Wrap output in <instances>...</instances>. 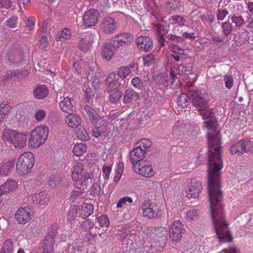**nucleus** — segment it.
<instances>
[{"instance_id": "f257e3e1", "label": "nucleus", "mask_w": 253, "mask_h": 253, "mask_svg": "<svg viewBox=\"0 0 253 253\" xmlns=\"http://www.w3.org/2000/svg\"><path fill=\"white\" fill-rule=\"evenodd\" d=\"M208 132L209 149L208 187L211 211H223L220 198V171L223 168L220 154V139L215 124L216 118L213 112H201Z\"/></svg>"}, {"instance_id": "f03ea898", "label": "nucleus", "mask_w": 253, "mask_h": 253, "mask_svg": "<svg viewBox=\"0 0 253 253\" xmlns=\"http://www.w3.org/2000/svg\"><path fill=\"white\" fill-rule=\"evenodd\" d=\"M34 164L35 158L31 152L22 153L17 160V173L20 175L29 173Z\"/></svg>"}, {"instance_id": "7ed1b4c3", "label": "nucleus", "mask_w": 253, "mask_h": 253, "mask_svg": "<svg viewBox=\"0 0 253 253\" xmlns=\"http://www.w3.org/2000/svg\"><path fill=\"white\" fill-rule=\"evenodd\" d=\"M48 128L46 126L36 127L30 133L29 143L34 148L43 144L47 138Z\"/></svg>"}, {"instance_id": "20e7f679", "label": "nucleus", "mask_w": 253, "mask_h": 253, "mask_svg": "<svg viewBox=\"0 0 253 253\" xmlns=\"http://www.w3.org/2000/svg\"><path fill=\"white\" fill-rule=\"evenodd\" d=\"M132 168L136 173L145 177H151L155 174L151 164L148 161L139 162V163L134 164Z\"/></svg>"}, {"instance_id": "39448f33", "label": "nucleus", "mask_w": 253, "mask_h": 253, "mask_svg": "<svg viewBox=\"0 0 253 253\" xmlns=\"http://www.w3.org/2000/svg\"><path fill=\"white\" fill-rule=\"evenodd\" d=\"M133 40V36L128 33H123L113 38L111 40V45L114 48L120 46H127L130 45Z\"/></svg>"}, {"instance_id": "423d86ee", "label": "nucleus", "mask_w": 253, "mask_h": 253, "mask_svg": "<svg viewBox=\"0 0 253 253\" xmlns=\"http://www.w3.org/2000/svg\"><path fill=\"white\" fill-rule=\"evenodd\" d=\"M184 231L183 225L180 221L177 220L172 223L169 228V236L172 242H177L179 241Z\"/></svg>"}, {"instance_id": "0eeeda50", "label": "nucleus", "mask_w": 253, "mask_h": 253, "mask_svg": "<svg viewBox=\"0 0 253 253\" xmlns=\"http://www.w3.org/2000/svg\"><path fill=\"white\" fill-rule=\"evenodd\" d=\"M141 209L144 216L153 218L159 216V208L154 204L149 201H144L142 204Z\"/></svg>"}, {"instance_id": "6e6552de", "label": "nucleus", "mask_w": 253, "mask_h": 253, "mask_svg": "<svg viewBox=\"0 0 253 253\" xmlns=\"http://www.w3.org/2000/svg\"><path fill=\"white\" fill-rule=\"evenodd\" d=\"M193 102L196 106L205 108L207 106V94L202 90L196 89L191 91Z\"/></svg>"}, {"instance_id": "1a4fd4ad", "label": "nucleus", "mask_w": 253, "mask_h": 253, "mask_svg": "<svg viewBox=\"0 0 253 253\" xmlns=\"http://www.w3.org/2000/svg\"><path fill=\"white\" fill-rule=\"evenodd\" d=\"M34 211L28 207L21 208L17 211V222L20 224H25L30 220Z\"/></svg>"}, {"instance_id": "9d476101", "label": "nucleus", "mask_w": 253, "mask_h": 253, "mask_svg": "<svg viewBox=\"0 0 253 253\" xmlns=\"http://www.w3.org/2000/svg\"><path fill=\"white\" fill-rule=\"evenodd\" d=\"M99 16V12L95 9H90L86 12L83 17L84 24L86 27H91L96 24Z\"/></svg>"}, {"instance_id": "9b49d317", "label": "nucleus", "mask_w": 253, "mask_h": 253, "mask_svg": "<svg viewBox=\"0 0 253 253\" xmlns=\"http://www.w3.org/2000/svg\"><path fill=\"white\" fill-rule=\"evenodd\" d=\"M117 25L115 20L110 17L104 18L101 24V29L106 34H112L115 31Z\"/></svg>"}, {"instance_id": "f8f14e48", "label": "nucleus", "mask_w": 253, "mask_h": 253, "mask_svg": "<svg viewBox=\"0 0 253 253\" xmlns=\"http://www.w3.org/2000/svg\"><path fill=\"white\" fill-rule=\"evenodd\" d=\"M105 116L102 114H100L97 112H89V119L91 123L95 126L99 127H105L107 126V122L105 119Z\"/></svg>"}, {"instance_id": "ddd939ff", "label": "nucleus", "mask_w": 253, "mask_h": 253, "mask_svg": "<svg viewBox=\"0 0 253 253\" xmlns=\"http://www.w3.org/2000/svg\"><path fill=\"white\" fill-rule=\"evenodd\" d=\"M138 48L141 51H149L153 47L150 38L147 36H139L136 40Z\"/></svg>"}, {"instance_id": "4468645a", "label": "nucleus", "mask_w": 253, "mask_h": 253, "mask_svg": "<svg viewBox=\"0 0 253 253\" xmlns=\"http://www.w3.org/2000/svg\"><path fill=\"white\" fill-rule=\"evenodd\" d=\"M202 189L201 182L196 179L191 180L187 193V197L189 198H197Z\"/></svg>"}, {"instance_id": "2eb2a0df", "label": "nucleus", "mask_w": 253, "mask_h": 253, "mask_svg": "<svg viewBox=\"0 0 253 253\" xmlns=\"http://www.w3.org/2000/svg\"><path fill=\"white\" fill-rule=\"evenodd\" d=\"M145 150H142L138 148L137 146L134 148L129 153V159L131 163L134 166L136 163H139V162L143 161V159L144 158Z\"/></svg>"}, {"instance_id": "dca6fc26", "label": "nucleus", "mask_w": 253, "mask_h": 253, "mask_svg": "<svg viewBox=\"0 0 253 253\" xmlns=\"http://www.w3.org/2000/svg\"><path fill=\"white\" fill-rule=\"evenodd\" d=\"M33 203L37 205H46L49 201V196L45 191H41L34 194L32 198Z\"/></svg>"}, {"instance_id": "f3484780", "label": "nucleus", "mask_w": 253, "mask_h": 253, "mask_svg": "<svg viewBox=\"0 0 253 253\" xmlns=\"http://www.w3.org/2000/svg\"><path fill=\"white\" fill-rule=\"evenodd\" d=\"M107 83L108 84L107 87V91L110 92L115 90H119L118 87L120 85V83L119 80L116 79V74L112 73L110 74L106 80Z\"/></svg>"}, {"instance_id": "a211bd4d", "label": "nucleus", "mask_w": 253, "mask_h": 253, "mask_svg": "<svg viewBox=\"0 0 253 253\" xmlns=\"http://www.w3.org/2000/svg\"><path fill=\"white\" fill-rule=\"evenodd\" d=\"M185 19L179 15H174L169 17L168 19L164 21V23L166 25L169 26L170 25H173V31L175 30V27L182 26L184 25Z\"/></svg>"}, {"instance_id": "6ab92c4d", "label": "nucleus", "mask_w": 253, "mask_h": 253, "mask_svg": "<svg viewBox=\"0 0 253 253\" xmlns=\"http://www.w3.org/2000/svg\"><path fill=\"white\" fill-rule=\"evenodd\" d=\"M66 122L71 128H76L81 125V119L79 116L74 113L68 115L65 118Z\"/></svg>"}, {"instance_id": "aec40b11", "label": "nucleus", "mask_w": 253, "mask_h": 253, "mask_svg": "<svg viewBox=\"0 0 253 253\" xmlns=\"http://www.w3.org/2000/svg\"><path fill=\"white\" fill-rule=\"evenodd\" d=\"M2 139L16 147V131L9 129H4L3 131Z\"/></svg>"}, {"instance_id": "412c9836", "label": "nucleus", "mask_w": 253, "mask_h": 253, "mask_svg": "<svg viewBox=\"0 0 253 253\" xmlns=\"http://www.w3.org/2000/svg\"><path fill=\"white\" fill-rule=\"evenodd\" d=\"M139 99V93L136 91L131 88H128L126 90L124 96V102L125 103H129L131 100L137 102Z\"/></svg>"}, {"instance_id": "4be33fe9", "label": "nucleus", "mask_w": 253, "mask_h": 253, "mask_svg": "<svg viewBox=\"0 0 253 253\" xmlns=\"http://www.w3.org/2000/svg\"><path fill=\"white\" fill-rule=\"evenodd\" d=\"M93 211V205L90 204L84 203L80 209L79 216L85 218L91 214Z\"/></svg>"}, {"instance_id": "5701e85b", "label": "nucleus", "mask_w": 253, "mask_h": 253, "mask_svg": "<svg viewBox=\"0 0 253 253\" xmlns=\"http://www.w3.org/2000/svg\"><path fill=\"white\" fill-rule=\"evenodd\" d=\"M48 93L47 87L45 85L37 86L33 91L34 96L37 99H42Z\"/></svg>"}, {"instance_id": "b1692460", "label": "nucleus", "mask_w": 253, "mask_h": 253, "mask_svg": "<svg viewBox=\"0 0 253 253\" xmlns=\"http://www.w3.org/2000/svg\"><path fill=\"white\" fill-rule=\"evenodd\" d=\"M54 238L50 235H47L42 246L43 253H49L53 249Z\"/></svg>"}, {"instance_id": "393cba45", "label": "nucleus", "mask_w": 253, "mask_h": 253, "mask_svg": "<svg viewBox=\"0 0 253 253\" xmlns=\"http://www.w3.org/2000/svg\"><path fill=\"white\" fill-rule=\"evenodd\" d=\"M49 185L52 188L60 186L62 187L67 183L65 178H62L60 176H53L49 178Z\"/></svg>"}, {"instance_id": "a878e982", "label": "nucleus", "mask_w": 253, "mask_h": 253, "mask_svg": "<svg viewBox=\"0 0 253 253\" xmlns=\"http://www.w3.org/2000/svg\"><path fill=\"white\" fill-rule=\"evenodd\" d=\"M14 167V162H7L0 164V176H7L9 172L13 169Z\"/></svg>"}, {"instance_id": "bb28decb", "label": "nucleus", "mask_w": 253, "mask_h": 253, "mask_svg": "<svg viewBox=\"0 0 253 253\" xmlns=\"http://www.w3.org/2000/svg\"><path fill=\"white\" fill-rule=\"evenodd\" d=\"M111 46H112V45H111V42L110 41L109 43L103 46L101 51L102 57L107 61L110 60L114 55V51L111 49Z\"/></svg>"}, {"instance_id": "cd10ccee", "label": "nucleus", "mask_w": 253, "mask_h": 253, "mask_svg": "<svg viewBox=\"0 0 253 253\" xmlns=\"http://www.w3.org/2000/svg\"><path fill=\"white\" fill-rule=\"evenodd\" d=\"M84 170V165L82 163L77 162L74 166L73 168V172L72 174V179L74 181H78L80 175L82 173Z\"/></svg>"}, {"instance_id": "c85d7f7f", "label": "nucleus", "mask_w": 253, "mask_h": 253, "mask_svg": "<svg viewBox=\"0 0 253 253\" xmlns=\"http://www.w3.org/2000/svg\"><path fill=\"white\" fill-rule=\"evenodd\" d=\"M189 73L190 74H191L190 71L187 70L186 67L184 66H179L177 69L172 68L170 70V72L172 80H174V78L176 77V75H188Z\"/></svg>"}, {"instance_id": "c756f323", "label": "nucleus", "mask_w": 253, "mask_h": 253, "mask_svg": "<svg viewBox=\"0 0 253 253\" xmlns=\"http://www.w3.org/2000/svg\"><path fill=\"white\" fill-rule=\"evenodd\" d=\"M71 37V32L68 28H63L59 31L56 35L55 39L57 41H59L61 39L64 40H69Z\"/></svg>"}, {"instance_id": "7c9ffc66", "label": "nucleus", "mask_w": 253, "mask_h": 253, "mask_svg": "<svg viewBox=\"0 0 253 253\" xmlns=\"http://www.w3.org/2000/svg\"><path fill=\"white\" fill-rule=\"evenodd\" d=\"M136 146L140 149L145 150L146 153L152 146V142L149 139H142L136 143Z\"/></svg>"}, {"instance_id": "2f4dec72", "label": "nucleus", "mask_w": 253, "mask_h": 253, "mask_svg": "<svg viewBox=\"0 0 253 253\" xmlns=\"http://www.w3.org/2000/svg\"><path fill=\"white\" fill-rule=\"evenodd\" d=\"M247 7L249 10L250 13L246 21V22L248 23L246 27L250 28H253V2H248L247 3Z\"/></svg>"}, {"instance_id": "473e14b6", "label": "nucleus", "mask_w": 253, "mask_h": 253, "mask_svg": "<svg viewBox=\"0 0 253 253\" xmlns=\"http://www.w3.org/2000/svg\"><path fill=\"white\" fill-rule=\"evenodd\" d=\"M15 186V181L11 180L6 181L0 187L1 191L3 192L4 194L10 193L12 191Z\"/></svg>"}, {"instance_id": "72a5a7b5", "label": "nucleus", "mask_w": 253, "mask_h": 253, "mask_svg": "<svg viewBox=\"0 0 253 253\" xmlns=\"http://www.w3.org/2000/svg\"><path fill=\"white\" fill-rule=\"evenodd\" d=\"M153 29L156 32L158 36H165L169 32V26H166L162 25L160 24H156L153 27Z\"/></svg>"}, {"instance_id": "f704fd0d", "label": "nucleus", "mask_w": 253, "mask_h": 253, "mask_svg": "<svg viewBox=\"0 0 253 253\" xmlns=\"http://www.w3.org/2000/svg\"><path fill=\"white\" fill-rule=\"evenodd\" d=\"M28 135L27 133H17V147L23 148L26 146Z\"/></svg>"}, {"instance_id": "c9c22d12", "label": "nucleus", "mask_w": 253, "mask_h": 253, "mask_svg": "<svg viewBox=\"0 0 253 253\" xmlns=\"http://www.w3.org/2000/svg\"><path fill=\"white\" fill-rule=\"evenodd\" d=\"M243 152L248 153L253 151V141L249 139L241 140Z\"/></svg>"}, {"instance_id": "e433bc0d", "label": "nucleus", "mask_w": 253, "mask_h": 253, "mask_svg": "<svg viewBox=\"0 0 253 253\" xmlns=\"http://www.w3.org/2000/svg\"><path fill=\"white\" fill-rule=\"evenodd\" d=\"M230 152L234 155H241L244 153L241 141L232 144L230 148Z\"/></svg>"}, {"instance_id": "4c0bfd02", "label": "nucleus", "mask_w": 253, "mask_h": 253, "mask_svg": "<svg viewBox=\"0 0 253 253\" xmlns=\"http://www.w3.org/2000/svg\"><path fill=\"white\" fill-rule=\"evenodd\" d=\"M86 146L83 143H77L75 145L73 152L75 156H80L86 151Z\"/></svg>"}, {"instance_id": "58836bf2", "label": "nucleus", "mask_w": 253, "mask_h": 253, "mask_svg": "<svg viewBox=\"0 0 253 253\" xmlns=\"http://www.w3.org/2000/svg\"><path fill=\"white\" fill-rule=\"evenodd\" d=\"M190 103V99L185 93H181L178 97L177 104L181 106L182 108L186 107Z\"/></svg>"}, {"instance_id": "ea45409f", "label": "nucleus", "mask_w": 253, "mask_h": 253, "mask_svg": "<svg viewBox=\"0 0 253 253\" xmlns=\"http://www.w3.org/2000/svg\"><path fill=\"white\" fill-rule=\"evenodd\" d=\"M60 107L62 111L72 110L73 109V105L70 99L68 97L64 98V99L60 102Z\"/></svg>"}, {"instance_id": "a19ab883", "label": "nucleus", "mask_w": 253, "mask_h": 253, "mask_svg": "<svg viewBox=\"0 0 253 253\" xmlns=\"http://www.w3.org/2000/svg\"><path fill=\"white\" fill-rule=\"evenodd\" d=\"M13 249V243L12 240L8 239L4 243L0 253H11Z\"/></svg>"}, {"instance_id": "79ce46f5", "label": "nucleus", "mask_w": 253, "mask_h": 253, "mask_svg": "<svg viewBox=\"0 0 253 253\" xmlns=\"http://www.w3.org/2000/svg\"><path fill=\"white\" fill-rule=\"evenodd\" d=\"M200 214V211L196 209L190 210L186 213V217L190 220H196L199 217Z\"/></svg>"}, {"instance_id": "37998d69", "label": "nucleus", "mask_w": 253, "mask_h": 253, "mask_svg": "<svg viewBox=\"0 0 253 253\" xmlns=\"http://www.w3.org/2000/svg\"><path fill=\"white\" fill-rule=\"evenodd\" d=\"M117 75L121 78L126 77L131 72L129 67L127 66L121 67L117 70Z\"/></svg>"}, {"instance_id": "c03bdc74", "label": "nucleus", "mask_w": 253, "mask_h": 253, "mask_svg": "<svg viewBox=\"0 0 253 253\" xmlns=\"http://www.w3.org/2000/svg\"><path fill=\"white\" fill-rule=\"evenodd\" d=\"M88 81L85 84V86H89L91 84L92 86L96 89L100 85V82L98 78L96 77H88Z\"/></svg>"}, {"instance_id": "a18cd8bd", "label": "nucleus", "mask_w": 253, "mask_h": 253, "mask_svg": "<svg viewBox=\"0 0 253 253\" xmlns=\"http://www.w3.org/2000/svg\"><path fill=\"white\" fill-rule=\"evenodd\" d=\"M108 92L109 94V99L112 102H117L122 96V93L119 90L112 91Z\"/></svg>"}, {"instance_id": "49530a36", "label": "nucleus", "mask_w": 253, "mask_h": 253, "mask_svg": "<svg viewBox=\"0 0 253 253\" xmlns=\"http://www.w3.org/2000/svg\"><path fill=\"white\" fill-rule=\"evenodd\" d=\"M81 50L84 52H86L91 45V42H88L86 39L81 40L79 43Z\"/></svg>"}, {"instance_id": "de8ad7c7", "label": "nucleus", "mask_w": 253, "mask_h": 253, "mask_svg": "<svg viewBox=\"0 0 253 253\" xmlns=\"http://www.w3.org/2000/svg\"><path fill=\"white\" fill-rule=\"evenodd\" d=\"M77 134L79 138L82 141H87L89 139V135L83 127L79 128Z\"/></svg>"}, {"instance_id": "09e8293b", "label": "nucleus", "mask_w": 253, "mask_h": 253, "mask_svg": "<svg viewBox=\"0 0 253 253\" xmlns=\"http://www.w3.org/2000/svg\"><path fill=\"white\" fill-rule=\"evenodd\" d=\"M78 209L79 207L77 205H73L71 207L68 212V219L69 220H72L74 219L75 217L77 215Z\"/></svg>"}, {"instance_id": "8fccbe9b", "label": "nucleus", "mask_w": 253, "mask_h": 253, "mask_svg": "<svg viewBox=\"0 0 253 253\" xmlns=\"http://www.w3.org/2000/svg\"><path fill=\"white\" fill-rule=\"evenodd\" d=\"M23 20L26 21V27L29 31H31L34 27V26L35 23V18L33 17H27L26 16H24V17H22Z\"/></svg>"}, {"instance_id": "3c124183", "label": "nucleus", "mask_w": 253, "mask_h": 253, "mask_svg": "<svg viewBox=\"0 0 253 253\" xmlns=\"http://www.w3.org/2000/svg\"><path fill=\"white\" fill-rule=\"evenodd\" d=\"M83 90L84 93V100L86 102H89L93 96L92 89L90 87H86L84 85Z\"/></svg>"}, {"instance_id": "603ef678", "label": "nucleus", "mask_w": 253, "mask_h": 253, "mask_svg": "<svg viewBox=\"0 0 253 253\" xmlns=\"http://www.w3.org/2000/svg\"><path fill=\"white\" fill-rule=\"evenodd\" d=\"M131 83L133 86L136 89H140L143 86V82L137 77L132 78Z\"/></svg>"}, {"instance_id": "864d4df0", "label": "nucleus", "mask_w": 253, "mask_h": 253, "mask_svg": "<svg viewBox=\"0 0 253 253\" xmlns=\"http://www.w3.org/2000/svg\"><path fill=\"white\" fill-rule=\"evenodd\" d=\"M232 26L230 23L224 22L221 26L222 32L224 35H229L232 31Z\"/></svg>"}, {"instance_id": "5fc2aeb1", "label": "nucleus", "mask_w": 253, "mask_h": 253, "mask_svg": "<svg viewBox=\"0 0 253 253\" xmlns=\"http://www.w3.org/2000/svg\"><path fill=\"white\" fill-rule=\"evenodd\" d=\"M94 222L90 219H87L82 223L81 226L85 231H88L94 227Z\"/></svg>"}, {"instance_id": "6e6d98bb", "label": "nucleus", "mask_w": 253, "mask_h": 253, "mask_svg": "<svg viewBox=\"0 0 253 253\" xmlns=\"http://www.w3.org/2000/svg\"><path fill=\"white\" fill-rule=\"evenodd\" d=\"M231 19L237 27H240L244 23V20L241 16H233Z\"/></svg>"}, {"instance_id": "4d7b16f0", "label": "nucleus", "mask_w": 253, "mask_h": 253, "mask_svg": "<svg viewBox=\"0 0 253 253\" xmlns=\"http://www.w3.org/2000/svg\"><path fill=\"white\" fill-rule=\"evenodd\" d=\"M126 202L131 203L132 202V199L129 197H124L121 198L117 204V208H121L123 207V206L125 205Z\"/></svg>"}, {"instance_id": "13d9d810", "label": "nucleus", "mask_w": 253, "mask_h": 253, "mask_svg": "<svg viewBox=\"0 0 253 253\" xmlns=\"http://www.w3.org/2000/svg\"><path fill=\"white\" fill-rule=\"evenodd\" d=\"M106 129L105 127H99L98 126H95L92 129V135L96 138L99 137L101 136L103 132L106 131Z\"/></svg>"}, {"instance_id": "bf43d9fd", "label": "nucleus", "mask_w": 253, "mask_h": 253, "mask_svg": "<svg viewBox=\"0 0 253 253\" xmlns=\"http://www.w3.org/2000/svg\"><path fill=\"white\" fill-rule=\"evenodd\" d=\"M98 221L101 227H106L109 225V220L106 216H101L98 217Z\"/></svg>"}, {"instance_id": "052dcab7", "label": "nucleus", "mask_w": 253, "mask_h": 253, "mask_svg": "<svg viewBox=\"0 0 253 253\" xmlns=\"http://www.w3.org/2000/svg\"><path fill=\"white\" fill-rule=\"evenodd\" d=\"M228 14V12L226 9L222 8L219 9L216 15L217 20L222 21Z\"/></svg>"}, {"instance_id": "680f3d73", "label": "nucleus", "mask_w": 253, "mask_h": 253, "mask_svg": "<svg viewBox=\"0 0 253 253\" xmlns=\"http://www.w3.org/2000/svg\"><path fill=\"white\" fill-rule=\"evenodd\" d=\"M224 81L225 87L228 89L231 88L233 86V79L231 76L225 75L224 76Z\"/></svg>"}, {"instance_id": "e2e57ef3", "label": "nucleus", "mask_w": 253, "mask_h": 253, "mask_svg": "<svg viewBox=\"0 0 253 253\" xmlns=\"http://www.w3.org/2000/svg\"><path fill=\"white\" fill-rule=\"evenodd\" d=\"M171 50L175 54L183 55L184 50L177 44H173L170 47Z\"/></svg>"}, {"instance_id": "0e129e2a", "label": "nucleus", "mask_w": 253, "mask_h": 253, "mask_svg": "<svg viewBox=\"0 0 253 253\" xmlns=\"http://www.w3.org/2000/svg\"><path fill=\"white\" fill-rule=\"evenodd\" d=\"M154 60V56L152 54H148L143 58V62L145 66H149L152 64Z\"/></svg>"}, {"instance_id": "69168bd1", "label": "nucleus", "mask_w": 253, "mask_h": 253, "mask_svg": "<svg viewBox=\"0 0 253 253\" xmlns=\"http://www.w3.org/2000/svg\"><path fill=\"white\" fill-rule=\"evenodd\" d=\"M91 193L94 195H98L100 193L101 187L99 184L97 183H95L92 185V188L90 189Z\"/></svg>"}, {"instance_id": "338daca9", "label": "nucleus", "mask_w": 253, "mask_h": 253, "mask_svg": "<svg viewBox=\"0 0 253 253\" xmlns=\"http://www.w3.org/2000/svg\"><path fill=\"white\" fill-rule=\"evenodd\" d=\"M111 169V167L110 166H105L103 168L102 172L105 179H109Z\"/></svg>"}, {"instance_id": "774afa93", "label": "nucleus", "mask_w": 253, "mask_h": 253, "mask_svg": "<svg viewBox=\"0 0 253 253\" xmlns=\"http://www.w3.org/2000/svg\"><path fill=\"white\" fill-rule=\"evenodd\" d=\"M11 6L10 0H0V8H9Z\"/></svg>"}]
</instances>
